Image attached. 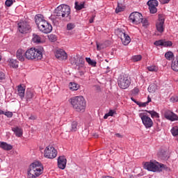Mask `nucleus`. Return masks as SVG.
I'll use <instances>...</instances> for the list:
<instances>
[{"label": "nucleus", "mask_w": 178, "mask_h": 178, "mask_svg": "<svg viewBox=\"0 0 178 178\" xmlns=\"http://www.w3.org/2000/svg\"><path fill=\"white\" fill-rule=\"evenodd\" d=\"M35 22L39 29L44 34H49L52 31V25L44 19L42 15L39 14L35 17Z\"/></svg>", "instance_id": "1"}, {"label": "nucleus", "mask_w": 178, "mask_h": 178, "mask_svg": "<svg viewBox=\"0 0 178 178\" xmlns=\"http://www.w3.org/2000/svg\"><path fill=\"white\" fill-rule=\"evenodd\" d=\"M69 102L76 112L81 113L86 112V99L83 96L73 97L70 99Z\"/></svg>", "instance_id": "2"}, {"label": "nucleus", "mask_w": 178, "mask_h": 178, "mask_svg": "<svg viewBox=\"0 0 178 178\" xmlns=\"http://www.w3.org/2000/svg\"><path fill=\"white\" fill-rule=\"evenodd\" d=\"M44 172V166L40 161H35L30 165L28 170L29 178H35L42 175Z\"/></svg>", "instance_id": "3"}, {"label": "nucleus", "mask_w": 178, "mask_h": 178, "mask_svg": "<svg viewBox=\"0 0 178 178\" xmlns=\"http://www.w3.org/2000/svg\"><path fill=\"white\" fill-rule=\"evenodd\" d=\"M25 58L28 60H41L42 59V49L31 48L25 52Z\"/></svg>", "instance_id": "4"}, {"label": "nucleus", "mask_w": 178, "mask_h": 178, "mask_svg": "<svg viewBox=\"0 0 178 178\" xmlns=\"http://www.w3.org/2000/svg\"><path fill=\"white\" fill-rule=\"evenodd\" d=\"M144 168L150 172H162V170L165 169V165L160 163L156 161H151L145 163Z\"/></svg>", "instance_id": "5"}, {"label": "nucleus", "mask_w": 178, "mask_h": 178, "mask_svg": "<svg viewBox=\"0 0 178 178\" xmlns=\"http://www.w3.org/2000/svg\"><path fill=\"white\" fill-rule=\"evenodd\" d=\"M71 63L72 65H76L78 67V70L79 72L80 76H84L86 73V61L84 58L79 56L76 58H72Z\"/></svg>", "instance_id": "6"}, {"label": "nucleus", "mask_w": 178, "mask_h": 178, "mask_svg": "<svg viewBox=\"0 0 178 178\" xmlns=\"http://www.w3.org/2000/svg\"><path fill=\"white\" fill-rule=\"evenodd\" d=\"M56 16L69 17L70 15V7L66 4H61L55 9Z\"/></svg>", "instance_id": "7"}, {"label": "nucleus", "mask_w": 178, "mask_h": 178, "mask_svg": "<svg viewBox=\"0 0 178 178\" xmlns=\"http://www.w3.org/2000/svg\"><path fill=\"white\" fill-rule=\"evenodd\" d=\"M118 87L122 88V90H126V88H129L130 87V84H131V81L129 77V75L124 74L121 75L118 80Z\"/></svg>", "instance_id": "8"}, {"label": "nucleus", "mask_w": 178, "mask_h": 178, "mask_svg": "<svg viewBox=\"0 0 178 178\" xmlns=\"http://www.w3.org/2000/svg\"><path fill=\"white\" fill-rule=\"evenodd\" d=\"M44 156L47 159H54L58 156V150L52 145H49L44 150Z\"/></svg>", "instance_id": "9"}, {"label": "nucleus", "mask_w": 178, "mask_h": 178, "mask_svg": "<svg viewBox=\"0 0 178 178\" xmlns=\"http://www.w3.org/2000/svg\"><path fill=\"white\" fill-rule=\"evenodd\" d=\"M139 118H140L142 123L146 129H151L154 126L152 119L148 116L147 113H140Z\"/></svg>", "instance_id": "10"}, {"label": "nucleus", "mask_w": 178, "mask_h": 178, "mask_svg": "<svg viewBox=\"0 0 178 178\" xmlns=\"http://www.w3.org/2000/svg\"><path fill=\"white\" fill-rule=\"evenodd\" d=\"M17 29L21 34H28L31 32V26L24 21H21L17 24Z\"/></svg>", "instance_id": "11"}, {"label": "nucleus", "mask_w": 178, "mask_h": 178, "mask_svg": "<svg viewBox=\"0 0 178 178\" xmlns=\"http://www.w3.org/2000/svg\"><path fill=\"white\" fill-rule=\"evenodd\" d=\"M116 33L118 37L120 38L123 45H129V44H130L131 38H130V36H129V35L122 31L120 29L117 30Z\"/></svg>", "instance_id": "12"}, {"label": "nucleus", "mask_w": 178, "mask_h": 178, "mask_svg": "<svg viewBox=\"0 0 178 178\" xmlns=\"http://www.w3.org/2000/svg\"><path fill=\"white\" fill-rule=\"evenodd\" d=\"M129 20L133 24H140L143 22V14L138 12H134L129 15Z\"/></svg>", "instance_id": "13"}, {"label": "nucleus", "mask_w": 178, "mask_h": 178, "mask_svg": "<svg viewBox=\"0 0 178 178\" xmlns=\"http://www.w3.org/2000/svg\"><path fill=\"white\" fill-rule=\"evenodd\" d=\"M165 15L159 14V19L156 23V28L159 33H163L165 31Z\"/></svg>", "instance_id": "14"}, {"label": "nucleus", "mask_w": 178, "mask_h": 178, "mask_svg": "<svg viewBox=\"0 0 178 178\" xmlns=\"http://www.w3.org/2000/svg\"><path fill=\"white\" fill-rule=\"evenodd\" d=\"M55 56L58 60H66L67 59V54L62 49L56 51Z\"/></svg>", "instance_id": "15"}, {"label": "nucleus", "mask_w": 178, "mask_h": 178, "mask_svg": "<svg viewBox=\"0 0 178 178\" xmlns=\"http://www.w3.org/2000/svg\"><path fill=\"white\" fill-rule=\"evenodd\" d=\"M147 4L149 6V9L150 11V13H156L158 12V9L156 8V6H158L159 3L156 0H149L147 1Z\"/></svg>", "instance_id": "16"}, {"label": "nucleus", "mask_w": 178, "mask_h": 178, "mask_svg": "<svg viewBox=\"0 0 178 178\" xmlns=\"http://www.w3.org/2000/svg\"><path fill=\"white\" fill-rule=\"evenodd\" d=\"M157 156L160 158V159H168L169 158V152H168L166 149L161 148L157 152Z\"/></svg>", "instance_id": "17"}, {"label": "nucleus", "mask_w": 178, "mask_h": 178, "mask_svg": "<svg viewBox=\"0 0 178 178\" xmlns=\"http://www.w3.org/2000/svg\"><path fill=\"white\" fill-rule=\"evenodd\" d=\"M67 161L66 160V157L65 156H60L58 159V166L59 169H65L66 168V163Z\"/></svg>", "instance_id": "18"}, {"label": "nucleus", "mask_w": 178, "mask_h": 178, "mask_svg": "<svg viewBox=\"0 0 178 178\" xmlns=\"http://www.w3.org/2000/svg\"><path fill=\"white\" fill-rule=\"evenodd\" d=\"M16 56L18 60H20L21 62H24V56H26V52H24V50L22 49H19L17 51Z\"/></svg>", "instance_id": "19"}, {"label": "nucleus", "mask_w": 178, "mask_h": 178, "mask_svg": "<svg viewBox=\"0 0 178 178\" xmlns=\"http://www.w3.org/2000/svg\"><path fill=\"white\" fill-rule=\"evenodd\" d=\"M18 95L22 99L24 98V92H26V87L22 85L17 86Z\"/></svg>", "instance_id": "20"}, {"label": "nucleus", "mask_w": 178, "mask_h": 178, "mask_svg": "<svg viewBox=\"0 0 178 178\" xmlns=\"http://www.w3.org/2000/svg\"><path fill=\"white\" fill-rule=\"evenodd\" d=\"M12 131L15 133L16 137H22L23 136V129L19 127H13Z\"/></svg>", "instance_id": "21"}, {"label": "nucleus", "mask_w": 178, "mask_h": 178, "mask_svg": "<svg viewBox=\"0 0 178 178\" xmlns=\"http://www.w3.org/2000/svg\"><path fill=\"white\" fill-rule=\"evenodd\" d=\"M0 148H2L4 151H10V149H13V146L5 142H0Z\"/></svg>", "instance_id": "22"}, {"label": "nucleus", "mask_w": 178, "mask_h": 178, "mask_svg": "<svg viewBox=\"0 0 178 178\" xmlns=\"http://www.w3.org/2000/svg\"><path fill=\"white\" fill-rule=\"evenodd\" d=\"M171 69L174 70V72H178V56L173 58L172 60Z\"/></svg>", "instance_id": "23"}, {"label": "nucleus", "mask_w": 178, "mask_h": 178, "mask_svg": "<svg viewBox=\"0 0 178 178\" xmlns=\"http://www.w3.org/2000/svg\"><path fill=\"white\" fill-rule=\"evenodd\" d=\"M33 98H34V92L30 90H26V102H29V101H31Z\"/></svg>", "instance_id": "24"}, {"label": "nucleus", "mask_w": 178, "mask_h": 178, "mask_svg": "<svg viewBox=\"0 0 178 178\" xmlns=\"http://www.w3.org/2000/svg\"><path fill=\"white\" fill-rule=\"evenodd\" d=\"M9 65L11 67H13L14 69H17V67H19V62L17 61V60L10 59Z\"/></svg>", "instance_id": "25"}, {"label": "nucleus", "mask_w": 178, "mask_h": 178, "mask_svg": "<svg viewBox=\"0 0 178 178\" xmlns=\"http://www.w3.org/2000/svg\"><path fill=\"white\" fill-rule=\"evenodd\" d=\"M147 113H149L152 119H159V113H156L155 111H145Z\"/></svg>", "instance_id": "26"}, {"label": "nucleus", "mask_w": 178, "mask_h": 178, "mask_svg": "<svg viewBox=\"0 0 178 178\" xmlns=\"http://www.w3.org/2000/svg\"><path fill=\"white\" fill-rule=\"evenodd\" d=\"M165 58L167 60H173L175 59V54L172 51H167L165 54Z\"/></svg>", "instance_id": "27"}, {"label": "nucleus", "mask_w": 178, "mask_h": 178, "mask_svg": "<svg viewBox=\"0 0 178 178\" xmlns=\"http://www.w3.org/2000/svg\"><path fill=\"white\" fill-rule=\"evenodd\" d=\"M70 90H72V91H77L79 90L80 86L76 83H70L69 84Z\"/></svg>", "instance_id": "28"}, {"label": "nucleus", "mask_w": 178, "mask_h": 178, "mask_svg": "<svg viewBox=\"0 0 178 178\" xmlns=\"http://www.w3.org/2000/svg\"><path fill=\"white\" fill-rule=\"evenodd\" d=\"M147 90L149 92H152V94H154V92H155V91L158 90V86H156V84L155 83H153L148 87Z\"/></svg>", "instance_id": "29"}, {"label": "nucleus", "mask_w": 178, "mask_h": 178, "mask_svg": "<svg viewBox=\"0 0 178 178\" xmlns=\"http://www.w3.org/2000/svg\"><path fill=\"white\" fill-rule=\"evenodd\" d=\"M32 40L33 42L40 44V42H41V37L35 33H33Z\"/></svg>", "instance_id": "30"}, {"label": "nucleus", "mask_w": 178, "mask_h": 178, "mask_svg": "<svg viewBox=\"0 0 178 178\" xmlns=\"http://www.w3.org/2000/svg\"><path fill=\"white\" fill-rule=\"evenodd\" d=\"M84 8V2H75V9L76 10H81V9H83Z\"/></svg>", "instance_id": "31"}, {"label": "nucleus", "mask_w": 178, "mask_h": 178, "mask_svg": "<svg viewBox=\"0 0 178 178\" xmlns=\"http://www.w3.org/2000/svg\"><path fill=\"white\" fill-rule=\"evenodd\" d=\"M86 60L88 63V65H90V66H93L94 67L97 66V62L91 60L90 58L86 57Z\"/></svg>", "instance_id": "32"}, {"label": "nucleus", "mask_w": 178, "mask_h": 178, "mask_svg": "<svg viewBox=\"0 0 178 178\" xmlns=\"http://www.w3.org/2000/svg\"><path fill=\"white\" fill-rule=\"evenodd\" d=\"M124 10V6L122 3H118V7L115 9V13H119Z\"/></svg>", "instance_id": "33"}, {"label": "nucleus", "mask_w": 178, "mask_h": 178, "mask_svg": "<svg viewBox=\"0 0 178 178\" xmlns=\"http://www.w3.org/2000/svg\"><path fill=\"white\" fill-rule=\"evenodd\" d=\"M147 70H149V72H158V70H159V67H158V66L156 65H150L147 67Z\"/></svg>", "instance_id": "34"}, {"label": "nucleus", "mask_w": 178, "mask_h": 178, "mask_svg": "<svg viewBox=\"0 0 178 178\" xmlns=\"http://www.w3.org/2000/svg\"><path fill=\"white\" fill-rule=\"evenodd\" d=\"M77 122L73 121L71 125V131H77Z\"/></svg>", "instance_id": "35"}, {"label": "nucleus", "mask_w": 178, "mask_h": 178, "mask_svg": "<svg viewBox=\"0 0 178 178\" xmlns=\"http://www.w3.org/2000/svg\"><path fill=\"white\" fill-rule=\"evenodd\" d=\"M48 38H49V41H51V42H55V41H56L58 40V38L56 37V35H55L54 34H51V35H48Z\"/></svg>", "instance_id": "36"}, {"label": "nucleus", "mask_w": 178, "mask_h": 178, "mask_svg": "<svg viewBox=\"0 0 178 178\" xmlns=\"http://www.w3.org/2000/svg\"><path fill=\"white\" fill-rule=\"evenodd\" d=\"M141 59H143V56H141V55L134 56L132 57V60L134 62H138L141 60Z\"/></svg>", "instance_id": "37"}, {"label": "nucleus", "mask_w": 178, "mask_h": 178, "mask_svg": "<svg viewBox=\"0 0 178 178\" xmlns=\"http://www.w3.org/2000/svg\"><path fill=\"white\" fill-rule=\"evenodd\" d=\"M168 120H171V122H175V120H178L177 115L175 114L174 113H172Z\"/></svg>", "instance_id": "38"}, {"label": "nucleus", "mask_w": 178, "mask_h": 178, "mask_svg": "<svg viewBox=\"0 0 178 178\" xmlns=\"http://www.w3.org/2000/svg\"><path fill=\"white\" fill-rule=\"evenodd\" d=\"M173 45V43L172 41H163V47H172Z\"/></svg>", "instance_id": "39"}, {"label": "nucleus", "mask_w": 178, "mask_h": 178, "mask_svg": "<svg viewBox=\"0 0 178 178\" xmlns=\"http://www.w3.org/2000/svg\"><path fill=\"white\" fill-rule=\"evenodd\" d=\"M173 113V112L168 110L164 113V116L165 118V119H167L168 120H169L170 117L171 116V115Z\"/></svg>", "instance_id": "40"}, {"label": "nucleus", "mask_w": 178, "mask_h": 178, "mask_svg": "<svg viewBox=\"0 0 178 178\" xmlns=\"http://www.w3.org/2000/svg\"><path fill=\"white\" fill-rule=\"evenodd\" d=\"M74 27H76V24H74V23H68L67 24V30L68 31L73 30Z\"/></svg>", "instance_id": "41"}, {"label": "nucleus", "mask_w": 178, "mask_h": 178, "mask_svg": "<svg viewBox=\"0 0 178 178\" xmlns=\"http://www.w3.org/2000/svg\"><path fill=\"white\" fill-rule=\"evenodd\" d=\"M131 92V95H138V92H140V89L137 87L134 88Z\"/></svg>", "instance_id": "42"}, {"label": "nucleus", "mask_w": 178, "mask_h": 178, "mask_svg": "<svg viewBox=\"0 0 178 178\" xmlns=\"http://www.w3.org/2000/svg\"><path fill=\"white\" fill-rule=\"evenodd\" d=\"M156 47L163 46V40H156L154 43Z\"/></svg>", "instance_id": "43"}, {"label": "nucleus", "mask_w": 178, "mask_h": 178, "mask_svg": "<svg viewBox=\"0 0 178 178\" xmlns=\"http://www.w3.org/2000/svg\"><path fill=\"white\" fill-rule=\"evenodd\" d=\"M170 102H178V96L177 95H173L170 99Z\"/></svg>", "instance_id": "44"}, {"label": "nucleus", "mask_w": 178, "mask_h": 178, "mask_svg": "<svg viewBox=\"0 0 178 178\" xmlns=\"http://www.w3.org/2000/svg\"><path fill=\"white\" fill-rule=\"evenodd\" d=\"M136 104L140 106V108H145L147 105H148V103L146 102H138Z\"/></svg>", "instance_id": "45"}, {"label": "nucleus", "mask_w": 178, "mask_h": 178, "mask_svg": "<svg viewBox=\"0 0 178 178\" xmlns=\"http://www.w3.org/2000/svg\"><path fill=\"white\" fill-rule=\"evenodd\" d=\"M3 115H5V116H6L7 118H12V116H13V113L10 111H6L4 112Z\"/></svg>", "instance_id": "46"}, {"label": "nucleus", "mask_w": 178, "mask_h": 178, "mask_svg": "<svg viewBox=\"0 0 178 178\" xmlns=\"http://www.w3.org/2000/svg\"><path fill=\"white\" fill-rule=\"evenodd\" d=\"M5 3L6 6H12L13 5V0H6Z\"/></svg>", "instance_id": "47"}, {"label": "nucleus", "mask_w": 178, "mask_h": 178, "mask_svg": "<svg viewBox=\"0 0 178 178\" xmlns=\"http://www.w3.org/2000/svg\"><path fill=\"white\" fill-rule=\"evenodd\" d=\"M96 15L95 13L92 15V17L89 19V23H94V19H95Z\"/></svg>", "instance_id": "48"}, {"label": "nucleus", "mask_w": 178, "mask_h": 178, "mask_svg": "<svg viewBox=\"0 0 178 178\" xmlns=\"http://www.w3.org/2000/svg\"><path fill=\"white\" fill-rule=\"evenodd\" d=\"M140 23H142L143 26H147V25H148V20H147L145 19H143V21Z\"/></svg>", "instance_id": "49"}, {"label": "nucleus", "mask_w": 178, "mask_h": 178, "mask_svg": "<svg viewBox=\"0 0 178 178\" xmlns=\"http://www.w3.org/2000/svg\"><path fill=\"white\" fill-rule=\"evenodd\" d=\"M5 79V74L2 72H0V80H3Z\"/></svg>", "instance_id": "50"}, {"label": "nucleus", "mask_w": 178, "mask_h": 178, "mask_svg": "<svg viewBox=\"0 0 178 178\" xmlns=\"http://www.w3.org/2000/svg\"><path fill=\"white\" fill-rule=\"evenodd\" d=\"M170 2V0H161V3H163V5H165V3H169Z\"/></svg>", "instance_id": "51"}, {"label": "nucleus", "mask_w": 178, "mask_h": 178, "mask_svg": "<svg viewBox=\"0 0 178 178\" xmlns=\"http://www.w3.org/2000/svg\"><path fill=\"white\" fill-rule=\"evenodd\" d=\"M114 114H115V111L113 110H110L109 112L108 113V115L109 116H113Z\"/></svg>", "instance_id": "52"}, {"label": "nucleus", "mask_w": 178, "mask_h": 178, "mask_svg": "<svg viewBox=\"0 0 178 178\" xmlns=\"http://www.w3.org/2000/svg\"><path fill=\"white\" fill-rule=\"evenodd\" d=\"M29 119V120H35V119H37V117H35V115H31Z\"/></svg>", "instance_id": "53"}, {"label": "nucleus", "mask_w": 178, "mask_h": 178, "mask_svg": "<svg viewBox=\"0 0 178 178\" xmlns=\"http://www.w3.org/2000/svg\"><path fill=\"white\" fill-rule=\"evenodd\" d=\"M152 99H151V97H149V96L147 97V102H146V103H147V105L148 104H149V102H151Z\"/></svg>", "instance_id": "54"}, {"label": "nucleus", "mask_w": 178, "mask_h": 178, "mask_svg": "<svg viewBox=\"0 0 178 178\" xmlns=\"http://www.w3.org/2000/svg\"><path fill=\"white\" fill-rule=\"evenodd\" d=\"M97 51H101V47L99 46V44L97 43Z\"/></svg>", "instance_id": "55"}, {"label": "nucleus", "mask_w": 178, "mask_h": 178, "mask_svg": "<svg viewBox=\"0 0 178 178\" xmlns=\"http://www.w3.org/2000/svg\"><path fill=\"white\" fill-rule=\"evenodd\" d=\"M115 136L118 137V138H122V135H120V134H115Z\"/></svg>", "instance_id": "56"}, {"label": "nucleus", "mask_w": 178, "mask_h": 178, "mask_svg": "<svg viewBox=\"0 0 178 178\" xmlns=\"http://www.w3.org/2000/svg\"><path fill=\"white\" fill-rule=\"evenodd\" d=\"M108 118H109V114H105V115L104 116V119H107Z\"/></svg>", "instance_id": "57"}, {"label": "nucleus", "mask_w": 178, "mask_h": 178, "mask_svg": "<svg viewBox=\"0 0 178 178\" xmlns=\"http://www.w3.org/2000/svg\"><path fill=\"white\" fill-rule=\"evenodd\" d=\"M131 101H133L134 102H135V104H137V102H137V101H136L134 98H133V97H131Z\"/></svg>", "instance_id": "58"}, {"label": "nucleus", "mask_w": 178, "mask_h": 178, "mask_svg": "<svg viewBox=\"0 0 178 178\" xmlns=\"http://www.w3.org/2000/svg\"><path fill=\"white\" fill-rule=\"evenodd\" d=\"M102 178H113V177L111 176H104Z\"/></svg>", "instance_id": "59"}, {"label": "nucleus", "mask_w": 178, "mask_h": 178, "mask_svg": "<svg viewBox=\"0 0 178 178\" xmlns=\"http://www.w3.org/2000/svg\"><path fill=\"white\" fill-rule=\"evenodd\" d=\"M5 113V111L0 109V115H3Z\"/></svg>", "instance_id": "60"}, {"label": "nucleus", "mask_w": 178, "mask_h": 178, "mask_svg": "<svg viewBox=\"0 0 178 178\" xmlns=\"http://www.w3.org/2000/svg\"><path fill=\"white\" fill-rule=\"evenodd\" d=\"M2 58H1V56H0V60H1Z\"/></svg>", "instance_id": "61"}, {"label": "nucleus", "mask_w": 178, "mask_h": 178, "mask_svg": "<svg viewBox=\"0 0 178 178\" xmlns=\"http://www.w3.org/2000/svg\"><path fill=\"white\" fill-rule=\"evenodd\" d=\"M0 19H1V11H0Z\"/></svg>", "instance_id": "62"}]
</instances>
